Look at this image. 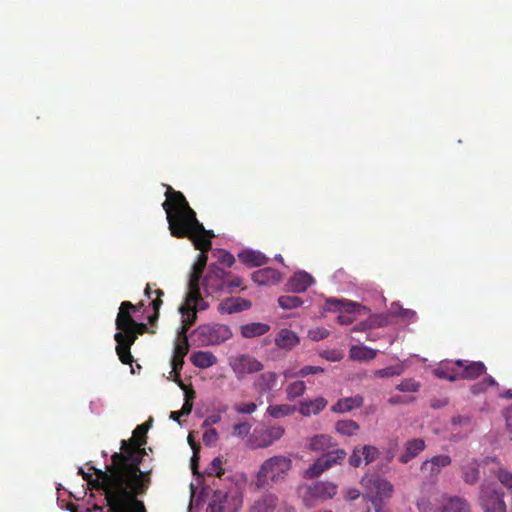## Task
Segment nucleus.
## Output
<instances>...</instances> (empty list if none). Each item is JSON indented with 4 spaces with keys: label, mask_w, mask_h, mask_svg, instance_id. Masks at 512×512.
I'll return each instance as SVG.
<instances>
[{
    "label": "nucleus",
    "mask_w": 512,
    "mask_h": 512,
    "mask_svg": "<svg viewBox=\"0 0 512 512\" xmlns=\"http://www.w3.org/2000/svg\"><path fill=\"white\" fill-rule=\"evenodd\" d=\"M490 386H498V383L492 376H487L481 382L473 384L470 391L472 394L478 395L484 393Z\"/></svg>",
    "instance_id": "a19ab883"
},
{
    "label": "nucleus",
    "mask_w": 512,
    "mask_h": 512,
    "mask_svg": "<svg viewBox=\"0 0 512 512\" xmlns=\"http://www.w3.org/2000/svg\"><path fill=\"white\" fill-rule=\"evenodd\" d=\"M300 339L295 332L289 329H281L276 338L275 344L281 349H291L299 343Z\"/></svg>",
    "instance_id": "bb28decb"
},
{
    "label": "nucleus",
    "mask_w": 512,
    "mask_h": 512,
    "mask_svg": "<svg viewBox=\"0 0 512 512\" xmlns=\"http://www.w3.org/2000/svg\"><path fill=\"white\" fill-rule=\"evenodd\" d=\"M251 430V424L248 422H242L233 426V435L238 437H244L249 434Z\"/></svg>",
    "instance_id": "13d9d810"
},
{
    "label": "nucleus",
    "mask_w": 512,
    "mask_h": 512,
    "mask_svg": "<svg viewBox=\"0 0 512 512\" xmlns=\"http://www.w3.org/2000/svg\"><path fill=\"white\" fill-rule=\"evenodd\" d=\"M191 363L200 369L209 368L217 363L216 356L209 351H197L190 356Z\"/></svg>",
    "instance_id": "cd10ccee"
},
{
    "label": "nucleus",
    "mask_w": 512,
    "mask_h": 512,
    "mask_svg": "<svg viewBox=\"0 0 512 512\" xmlns=\"http://www.w3.org/2000/svg\"><path fill=\"white\" fill-rule=\"evenodd\" d=\"M397 451H398V442H397V440L390 441L388 447L385 448L384 451H383L384 459L387 462H391L394 459Z\"/></svg>",
    "instance_id": "6e6d98bb"
},
{
    "label": "nucleus",
    "mask_w": 512,
    "mask_h": 512,
    "mask_svg": "<svg viewBox=\"0 0 512 512\" xmlns=\"http://www.w3.org/2000/svg\"><path fill=\"white\" fill-rule=\"evenodd\" d=\"M377 355V351L366 347L353 345L350 348L349 357L355 361H370L373 360Z\"/></svg>",
    "instance_id": "473e14b6"
},
{
    "label": "nucleus",
    "mask_w": 512,
    "mask_h": 512,
    "mask_svg": "<svg viewBox=\"0 0 512 512\" xmlns=\"http://www.w3.org/2000/svg\"><path fill=\"white\" fill-rule=\"evenodd\" d=\"M326 305L329 311H345L348 313L338 316L337 319L341 325H348L353 323L354 319L349 314L354 311L355 303L331 298L327 299Z\"/></svg>",
    "instance_id": "2eb2a0df"
},
{
    "label": "nucleus",
    "mask_w": 512,
    "mask_h": 512,
    "mask_svg": "<svg viewBox=\"0 0 512 512\" xmlns=\"http://www.w3.org/2000/svg\"><path fill=\"white\" fill-rule=\"evenodd\" d=\"M131 311H137V307L129 301H123L119 307L115 325L118 332L126 335L132 328L135 320L131 315Z\"/></svg>",
    "instance_id": "9b49d317"
},
{
    "label": "nucleus",
    "mask_w": 512,
    "mask_h": 512,
    "mask_svg": "<svg viewBox=\"0 0 512 512\" xmlns=\"http://www.w3.org/2000/svg\"><path fill=\"white\" fill-rule=\"evenodd\" d=\"M308 492L314 498L329 499L336 495L337 486L330 482H317L309 487Z\"/></svg>",
    "instance_id": "b1692460"
},
{
    "label": "nucleus",
    "mask_w": 512,
    "mask_h": 512,
    "mask_svg": "<svg viewBox=\"0 0 512 512\" xmlns=\"http://www.w3.org/2000/svg\"><path fill=\"white\" fill-rule=\"evenodd\" d=\"M177 384L179 387L184 391L185 400H188V402H193L195 398V391L191 385H186L182 382L181 379L177 380Z\"/></svg>",
    "instance_id": "e2e57ef3"
},
{
    "label": "nucleus",
    "mask_w": 512,
    "mask_h": 512,
    "mask_svg": "<svg viewBox=\"0 0 512 512\" xmlns=\"http://www.w3.org/2000/svg\"><path fill=\"white\" fill-rule=\"evenodd\" d=\"M463 480L465 483L474 485L480 478L479 463L476 459H471L462 466Z\"/></svg>",
    "instance_id": "2f4dec72"
},
{
    "label": "nucleus",
    "mask_w": 512,
    "mask_h": 512,
    "mask_svg": "<svg viewBox=\"0 0 512 512\" xmlns=\"http://www.w3.org/2000/svg\"><path fill=\"white\" fill-rule=\"evenodd\" d=\"M122 454H113L106 470L91 467L92 474L85 475V481L93 488L103 490L109 512H147L139 496L147 493L151 485L152 469L145 474H136L122 463Z\"/></svg>",
    "instance_id": "f257e3e1"
},
{
    "label": "nucleus",
    "mask_w": 512,
    "mask_h": 512,
    "mask_svg": "<svg viewBox=\"0 0 512 512\" xmlns=\"http://www.w3.org/2000/svg\"><path fill=\"white\" fill-rule=\"evenodd\" d=\"M425 441L421 438L408 440L404 445V452L399 456L398 460L402 464L409 463L417 457L425 449Z\"/></svg>",
    "instance_id": "aec40b11"
},
{
    "label": "nucleus",
    "mask_w": 512,
    "mask_h": 512,
    "mask_svg": "<svg viewBox=\"0 0 512 512\" xmlns=\"http://www.w3.org/2000/svg\"><path fill=\"white\" fill-rule=\"evenodd\" d=\"M221 421V415L220 414H212L205 418V420L202 423L203 428H210L212 425L217 424Z\"/></svg>",
    "instance_id": "338daca9"
},
{
    "label": "nucleus",
    "mask_w": 512,
    "mask_h": 512,
    "mask_svg": "<svg viewBox=\"0 0 512 512\" xmlns=\"http://www.w3.org/2000/svg\"><path fill=\"white\" fill-rule=\"evenodd\" d=\"M278 304L281 308L290 310L300 307L303 304V301L298 296L282 295L278 298Z\"/></svg>",
    "instance_id": "ea45409f"
},
{
    "label": "nucleus",
    "mask_w": 512,
    "mask_h": 512,
    "mask_svg": "<svg viewBox=\"0 0 512 512\" xmlns=\"http://www.w3.org/2000/svg\"><path fill=\"white\" fill-rule=\"evenodd\" d=\"M148 331V327L145 323L136 322L133 324L132 328L125 335L128 339L133 336V342H135L139 335H143Z\"/></svg>",
    "instance_id": "603ef678"
},
{
    "label": "nucleus",
    "mask_w": 512,
    "mask_h": 512,
    "mask_svg": "<svg viewBox=\"0 0 512 512\" xmlns=\"http://www.w3.org/2000/svg\"><path fill=\"white\" fill-rule=\"evenodd\" d=\"M375 487H376L377 493L381 497L388 498L393 493V485L387 480H384V479L377 480Z\"/></svg>",
    "instance_id": "09e8293b"
},
{
    "label": "nucleus",
    "mask_w": 512,
    "mask_h": 512,
    "mask_svg": "<svg viewBox=\"0 0 512 512\" xmlns=\"http://www.w3.org/2000/svg\"><path fill=\"white\" fill-rule=\"evenodd\" d=\"M251 301L240 297H229L218 304V311L221 314L239 313L250 309Z\"/></svg>",
    "instance_id": "f3484780"
},
{
    "label": "nucleus",
    "mask_w": 512,
    "mask_h": 512,
    "mask_svg": "<svg viewBox=\"0 0 512 512\" xmlns=\"http://www.w3.org/2000/svg\"><path fill=\"white\" fill-rule=\"evenodd\" d=\"M420 386V383L414 379H404L396 386V389L401 392H417Z\"/></svg>",
    "instance_id": "de8ad7c7"
},
{
    "label": "nucleus",
    "mask_w": 512,
    "mask_h": 512,
    "mask_svg": "<svg viewBox=\"0 0 512 512\" xmlns=\"http://www.w3.org/2000/svg\"><path fill=\"white\" fill-rule=\"evenodd\" d=\"M292 468V460L284 455H275L266 459L260 466L255 485L258 489H268L283 481Z\"/></svg>",
    "instance_id": "20e7f679"
},
{
    "label": "nucleus",
    "mask_w": 512,
    "mask_h": 512,
    "mask_svg": "<svg viewBox=\"0 0 512 512\" xmlns=\"http://www.w3.org/2000/svg\"><path fill=\"white\" fill-rule=\"evenodd\" d=\"M452 459L449 455H436L431 459L425 460L421 465V471L427 473L430 477L437 476L441 469L451 464Z\"/></svg>",
    "instance_id": "a211bd4d"
},
{
    "label": "nucleus",
    "mask_w": 512,
    "mask_h": 512,
    "mask_svg": "<svg viewBox=\"0 0 512 512\" xmlns=\"http://www.w3.org/2000/svg\"><path fill=\"white\" fill-rule=\"evenodd\" d=\"M230 365L238 379H243L247 374L259 372L264 367L260 361L246 354L234 358Z\"/></svg>",
    "instance_id": "1a4fd4ad"
},
{
    "label": "nucleus",
    "mask_w": 512,
    "mask_h": 512,
    "mask_svg": "<svg viewBox=\"0 0 512 512\" xmlns=\"http://www.w3.org/2000/svg\"><path fill=\"white\" fill-rule=\"evenodd\" d=\"M114 339L117 342L116 352L119 356L120 361L123 364L131 365L133 362V356L131 354V346L135 343L133 342V336L128 339L121 332H116L114 335Z\"/></svg>",
    "instance_id": "dca6fc26"
},
{
    "label": "nucleus",
    "mask_w": 512,
    "mask_h": 512,
    "mask_svg": "<svg viewBox=\"0 0 512 512\" xmlns=\"http://www.w3.org/2000/svg\"><path fill=\"white\" fill-rule=\"evenodd\" d=\"M433 374L439 379H445L450 382L459 380L458 367L454 365V361L442 363L433 370Z\"/></svg>",
    "instance_id": "c85d7f7f"
},
{
    "label": "nucleus",
    "mask_w": 512,
    "mask_h": 512,
    "mask_svg": "<svg viewBox=\"0 0 512 512\" xmlns=\"http://www.w3.org/2000/svg\"><path fill=\"white\" fill-rule=\"evenodd\" d=\"M454 365L458 367L459 380H475L486 373V366L481 361L456 360Z\"/></svg>",
    "instance_id": "9d476101"
},
{
    "label": "nucleus",
    "mask_w": 512,
    "mask_h": 512,
    "mask_svg": "<svg viewBox=\"0 0 512 512\" xmlns=\"http://www.w3.org/2000/svg\"><path fill=\"white\" fill-rule=\"evenodd\" d=\"M346 451L344 449H335L327 452L319 457L308 469L307 473L311 477H318L325 470L334 465L341 464L346 458Z\"/></svg>",
    "instance_id": "6e6552de"
},
{
    "label": "nucleus",
    "mask_w": 512,
    "mask_h": 512,
    "mask_svg": "<svg viewBox=\"0 0 512 512\" xmlns=\"http://www.w3.org/2000/svg\"><path fill=\"white\" fill-rule=\"evenodd\" d=\"M153 293L156 294V299L152 300V303H151L154 313L151 316H149V318H148V321L151 325H154V323H156L158 321L159 310L163 303L161 297L164 295V292L161 289H155L153 291L151 288V285L147 284L146 288L144 290L145 296H147L148 298H151Z\"/></svg>",
    "instance_id": "c756f323"
},
{
    "label": "nucleus",
    "mask_w": 512,
    "mask_h": 512,
    "mask_svg": "<svg viewBox=\"0 0 512 512\" xmlns=\"http://www.w3.org/2000/svg\"><path fill=\"white\" fill-rule=\"evenodd\" d=\"M498 480L505 487L512 489V473L504 468H500L497 472Z\"/></svg>",
    "instance_id": "5fc2aeb1"
},
{
    "label": "nucleus",
    "mask_w": 512,
    "mask_h": 512,
    "mask_svg": "<svg viewBox=\"0 0 512 512\" xmlns=\"http://www.w3.org/2000/svg\"><path fill=\"white\" fill-rule=\"evenodd\" d=\"M279 374L273 371L261 373L254 381V388L261 394L268 393L277 387Z\"/></svg>",
    "instance_id": "6ab92c4d"
},
{
    "label": "nucleus",
    "mask_w": 512,
    "mask_h": 512,
    "mask_svg": "<svg viewBox=\"0 0 512 512\" xmlns=\"http://www.w3.org/2000/svg\"><path fill=\"white\" fill-rule=\"evenodd\" d=\"M361 446L354 447L352 454L350 455L348 462L352 467L358 468L363 463Z\"/></svg>",
    "instance_id": "864d4df0"
},
{
    "label": "nucleus",
    "mask_w": 512,
    "mask_h": 512,
    "mask_svg": "<svg viewBox=\"0 0 512 512\" xmlns=\"http://www.w3.org/2000/svg\"><path fill=\"white\" fill-rule=\"evenodd\" d=\"M309 337L314 341H319L322 339H325L329 335V331L321 328V329H315L309 331Z\"/></svg>",
    "instance_id": "69168bd1"
},
{
    "label": "nucleus",
    "mask_w": 512,
    "mask_h": 512,
    "mask_svg": "<svg viewBox=\"0 0 512 512\" xmlns=\"http://www.w3.org/2000/svg\"><path fill=\"white\" fill-rule=\"evenodd\" d=\"M234 409L241 414H252L256 411L257 405L254 402L242 403L235 405Z\"/></svg>",
    "instance_id": "bf43d9fd"
},
{
    "label": "nucleus",
    "mask_w": 512,
    "mask_h": 512,
    "mask_svg": "<svg viewBox=\"0 0 512 512\" xmlns=\"http://www.w3.org/2000/svg\"><path fill=\"white\" fill-rule=\"evenodd\" d=\"M328 401L324 397H317L312 400H304L299 404V413L304 417L317 415L326 408Z\"/></svg>",
    "instance_id": "4be33fe9"
},
{
    "label": "nucleus",
    "mask_w": 512,
    "mask_h": 512,
    "mask_svg": "<svg viewBox=\"0 0 512 512\" xmlns=\"http://www.w3.org/2000/svg\"><path fill=\"white\" fill-rule=\"evenodd\" d=\"M281 278V273L270 267L252 273V280L259 285H275L280 282Z\"/></svg>",
    "instance_id": "412c9836"
},
{
    "label": "nucleus",
    "mask_w": 512,
    "mask_h": 512,
    "mask_svg": "<svg viewBox=\"0 0 512 512\" xmlns=\"http://www.w3.org/2000/svg\"><path fill=\"white\" fill-rule=\"evenodd\" d=\"M364 399L361 395L339 399L331 408L335 413H347L363 405Z\"/></svg>",
    "instance_id": "5701e85b"
},
{
    "label": "nucleus",
    "mask_w": 512,
    "mask_h": 512,
    "mask_svg": "<svg viewBox=\"0 0 512 512\" xmlns=\"http://www.w3.org/2000/svg\"><path fill=\"white\" fill-rule=\"evenodd\" d=\"M239 260L248 267H257L267 263V257L254 250H244L238 254Z\"/></svg>",
    "instance_id": "a878e982"
},
{
    "label": "nucleus",
    "mask_w": 512,
    "mask_h": 512,
    "mask_svg": "<svg viewBox=\"0 0 512 512\" xmlns=\"http://www.w3.org/2000/svg\"><path fill=\"white\" fill-rule=\"evenodd\" d=\"M359 425L351 419L339 420L335 424V430L344 436H352L359 430Z\"/></svg>",
    "instance_id": "4c0bfd02"
},
{
    "label": "nucleus",
    "mask_w": 512,
    "mask_h": 512,
    "mask_svg": "<svg viewBox=\"0 0 512 512\" xmlns=\"http://www.w3.org/2000/svg\"><path fill=\"white\" fill-rule=\"evenodd\" d=\"M402 373L400 366H389L383 369L375 370L374 376L379 378H389L393 376H399Z\"/></svg>",
    "instance_id": "49530a36"
},
{
    "label": "nucleus",
    "mask_w": 512,
    "mask_h": 512,
    "mask_svg": "<svg viewBox=\"0 0 512 512\" xmlns=\"http://www.w3.org/2000/svg\"><path fill=\"white\" fill-rule=\"evenodd\" d=\"M361 452L363 456V462L365 465H368L375 461L379 456V450L377 447L373 445H364L361 446Z\"/></svg>",
    "instance_id": "37998d69"
},
{
    "label": "nucleus",
    "mask_w": 512,
    "mask_h": 512,
    "mask_svg": "<svg viewBox=\"0 0 512 512\" xmlns=\"http://www.w3.org/2000/svg\"><path fill=\"white\" fill-rule=\"evenodd\" d=\"M416 505L419 512H435L437 510V506L434 507L425 497L418 499Z\"/></svg>",
    "instance_id": "052dcab7"
},
{
    "label": "nucleus",
    "mask_w": 512,
    "mask_h": 512,
    "mask_svg": "<svg viewBox=\"0 0 512 512\" xmlns=\"http://www.w3.org/2000/svg\"><path fill=\"white\" fill-rule=\"evenodd\" d=\"M165 196L166 200L162 207L166 212L171 235L175 238L190 239L195 248L201 251L193 265L188 282V286L194 287L193 293L195 294L196 285L200 284V279L207 265V252L212 247L211 238L214 237V233L211 230H206L203 224L199 222L195 211L190 207L182 192L176 191L167 185Z\"/></svg>",
    "instance_id": "f03ea898"
},
{
    "label": "nucleus",
    "mask_w": 512,
    "mask_h": 512,
    "mask_svg": "<svg viewBox=\"0 0 512 512\" xmlns=\"http://www.w3.org/2000/svg\"><path fill=\"white\" fill-rule=\"evenodd\" d=\"M179 310H180V313L183 316L182 322L192 326L195 323L196 318H197V313L192 308V306H190L189 304H187L185 302V304L182 305Z\"/></svg>",
    "instance_id": "a18cd8bd"
},
{
    "label": "nucleus",
    "mask_w": 512,
    "mask_h": 512,
    "mask_svg": "<svg viewBox=\"0 0 512 512\" xmlns=\"http://www.w3.org/2000/svg\"><path fill=\"white\" fill-rule=\"evenodd\" d=\"M284 428L281 426H270L265 429L255 431L257 448H266L278 441L284 435Z\"/></svg>",
    "instance_id": "f8f14e48"
},
{
    "label": "nucleus",
    "mask_w": 512,
    "mask_h": 512,
    "mask_svg": "<svg viewBox=\"0 0 512 512\" xmlns=\"http://www.w3.org/2000/svg\"><path fill=\"white\" fill-rule=\"evenodd\" d=\"M480 504L484 512H506L504 493L494 484L481 486Z\"/></svg>",
    "instance_id": "423d86ee"
},
{
    "label": "nucleus",
    "mask_w": 512,
    "mask_h": 512,
    "mask_svg": "<svg viewBox=\"0 0 512 512\" xmlns=\"http://www.w3.org/2000/svg\"><path fill=\"white\" fill-rule=\"evenodd\" d=\"M197 333L203 345H218L232 337V331L224 324L201 325Z\"/></svg>",
    "instance_id": "0eeeda50"
},
{
    "label": "nucleus",
    "mask_w": 512,
    "mask_h": 512,
    "mask_svg": "<svg viewBox=\"0 0 512 512\" xmlns=\"http://www.w3.org/2000/svg\"><path fill=\"white\" fill-rule=\"evenodd\" d=\"M214 255L217 257L220 264L227 267H231L235 263V257L226 250L218 249L214 252Z\"/></svg>",
    "instance_id": "3c124183"
},
{
    "label": "nucleus",
    "mask_w": 512,
    "mask_h": 512,
    "mask_svg": "<svg viewBox=\"0 0 512 512\" xmlns=\"http://www.w3.org/2000/svg\"><path fill=\"white\" fill-rule=\"evenodd\" d=\"M226 498V494L220 490L214 492L212 499L207 507V512H223L222 501Z\"/></svg>",
    "instance_id": "79ce46f5"
},
{
    "label": "nucleus",
    "mask_w": 512,
    "mask_h": 512,
    "mask_svg": "<svg viewBox=\"0 0 512 512\" xmlns=\"http://www.w3.org/2000/svg\"><path fill=\"white\" fill-rule=\"evenodd\" d=\"M242 284L243 279L240 276L227 272L215 264L209 266L203 280L207 296L231 294L235 289L240 288Z\"/></svg>",
    "instance_id": "39448f33"
},
{
    "label": "nucleus",
    "mask_w": 512,
    "mask_h": 512,
    "mask_svg": "<svg viewBox=\"0 0 512 512\" xmlns=\"http://www.w3.org/2000/svg\"><path fill=\"white\" fill-rule=\"evenodd\" d=\"M287 399L290 401L303 396L306 392V384L302 380L289 383L285 389Z\"/></svg>",
    "instance_id": "58836bf2"
},
{
    "label": "nucleus",
    "mask_w": 512,
    "mask_h": 512,
    "mask_svg": "<svg viewBox=\"0 0 512 512\" xmlns=\"http://www.w3.org/2000/svg\"><path fill=\"white\" fill-rule=\"evenodd\" d=\"M335 446L333 438L327 434L315 435L309 439L308 447L312 451L321 452Z\"/></svg>",
    "instance_id": "7c9ffc66"
},
{
    "label": "nucleus",
    "mask_w": 512,
    "mask_h": 512,
    "mask_svg": "<svg viewBox=\"0 0 512 512\" xmlns=\"http://www.w3.org/2000/svg\"><path fill=\"white\" fill-rule=\"evenodd\" d=\"M223 460L221 457H215L210 465L206 468L205 472L209 476L221 477L224 474V469L222 467Z\"/></svg>",
    "instance_id": "c03bdc74"
},
{
    "label": "nucleus",
    "mask_w": 512,
    "mask_h": 512,
    "mask_svg": "<svg viewBox=\"0 0 512 512\" xmlns=\"http://www.w3.org/2000/svg\"><path fill=\"white\" fill-rule=\"evenodd\" d=\"M314 283V278L306 271L295 272L287 281L285 287L288 292H305Z\"/></svg>",
    "instance_id": "ddd939ff"
},
{
    "label": "nucleus",
    "mask_w": 512,
    "mask_h": 512,
    "mask_svg": "<svg viewBox=\"0 0 512 512\" xmlns=\"http://www.w3.org/2000/svg\"><path fill=\"white\" fill-rule=\"evenodd\" d=\"M218 440V433L214 428H207L203 434V442L207 446L214 445Z\"/></svg>",
    "instance_id": "4d7b16f0"
},
{
    "label": "nucleus",
    "mask_w": 512,
    "mask_h": 512,
    "mask_svg": "<svg viewBox=\"0 0 512 512\" xmlns=\"http://www.w3.org/2000/svg\"><path fill=\"white\" fill-rule=\"evenodd\" d=\"M152 420L138 425L129 440H121L120 452L114 454H122L124 465H127L129 469H135L136 474H145L146 471L140 469V463L144 456L147 454L144 446L147 443V432L150 427Z\"/></svg>",
    "instance_id": "7ed1b4c3"
},
{
    "label": "nucleus",
    "mask_w": 512,
    "mask_h": 512,
    "mask_svg": "<svg viewBox=\"0 0 512 512\" xmlns=\"http://www.w3.org/2000/svg\"><path fill=\"white\" fill-rule=\"evenodd\" d=\"M277 506L278 497L273 493H266L254 502L252 512H274Z\"/></svg>",
    "instance_id": "393cba45"
},
{
    "label": "nucleus",
    "mask_w": 512,
    "mask_h": 512,
    "mask_svg": "<svg viewBox=\"0 0 512 512\" xmlns=\"http://www.w3.org/2000/svg\"><path fill=\"white\" fill-rule=\"evenodd\" d=\"M184 365V358H177L173 355L171 360L172 372L175 374V382L180 379V372Z\"/></svg>",
    "instance_id": "680f3d73"
},
{
    "label": "nucleus",
    "mask_w": 512,
    "mask_h": 512,
    "mask_svg": "<svg viewBox=\"0 0 512 512\" xmlns=\"http://www.w3.org/2000/svg\"><path fill=\"white\" fill-rule=\"evenodd\" d=\"M435 512H470V506L464 498L444 496L438 501Z\"/></svg>",
    "instance_id": "4468645a"
},
{
    "label": "nucleus",
    "mask_w": 512,
    "mask_h": 512,
    "mask_svg": "<svg viewBox=\"0 0 512 512\" xmlns=\"http://www.w3.org/2000/svg\"><path fill=\"white\" fill-rule=\"evenodd\" d=\"M399 316L409 322H413L417 319V314L415 311L411 309L401 308L399 312Z\"/></svg>",
    "instance_id": "774afa93"
},
{
    "label": "nucleus",
    "mask_w": 512,
    "mask_h": 512,
    "mask_svg": "<svg viewBox=\"0 0 512 512\" xmlns=\"http://www.w3.org/2000/svg\"><path fill=\"white\" fill-rule=\"evenodd\" d=\"M270 329V326L265 323L254 322L243 325L241 327V334L245 338H253L266 334Z\"/></svg>",
    "instance_id": "72a5a7b5"
},
{
    "label": "nucleus",
    "mask_w": 512,
    "mask_h": 512,
    "mask_svg": "<svg viewBox=\"0 0 512 512\" xmlns=\"http://www.w3.org/2000/svg\"><path fill=\"white\" fill-rule=\"evenodd\" d=\"M189 351L188 337L184 336L183 339H178L174 346V353L177 358H184Z\"/></svg>",
    "instance_id": "8fccbe9b"
},
{
    "label": "nucleus",
    "mask_w": 512,
    "mask_h": 512,
    "mask_svg": "<svg viewBox=\"0 0 512 512\" xmlns=\"http://www.w3.org/2000/svg\"><path fill=\"white\" fill-rule=\"evenodd\" d=\"M295 411L296 406L290 404L269 405L267 408V414L274 419L291 416Z\"/></svg>",
    "instance_id": "e433bc0d"
},
{
    "label": "nucleus",
    "mask_w": 512,
    "mask_h": 512,
    "mask_svg": "<svg viewBox=\"0 0 512 512\" xmlns=\"http://www.w3.org/2000/svg\"><path fill=\"white\" fill-rule=\"evenodd\" d=\"M323 372H324V368H322L320 366L307 365L297 371H293L292 369H286L284 371L283 375L286 379L304 378L308 375H315V374H319V373H323Z\"/></svg>",
    "instance_id": "c9c22d12"
},
{
    "label": "nucleus",
    "mask_w": 512,
    "mask_h": 512,
    "mask_svg": "<svg viewBox=\"0 0 512 512\" xmlns=\"http://www.w3.org/2000/svg\"><path fill=\"white\" fill-rule=\"evenodd\" d=\"M194 287L188 286V293L186 295V303L192 306V308L196 311L199 310H205L208 307L207 302L204 301V299L201 296L200 293V284L196 285V293L194 294Z\"/></svg>",
    "instance_id": "f704fd0d"
},
{
    "label": "nucleus",
    "mask_w": 512,
    "mask_h": 512,
    "mask_svg": "<svg viewBox=\"0 0 512 512\" xmlns=\"http://www.w3.org/2000/svg\"><path fill=\"white\" fill-rule=\"evenodd\" d=\"M320 356L328 361L332 362H338L343 358V355L341 352L336 350H326L323 351Z\"/></svg>",
    "instance_id": "0e129e2a"
}]
</instances>
